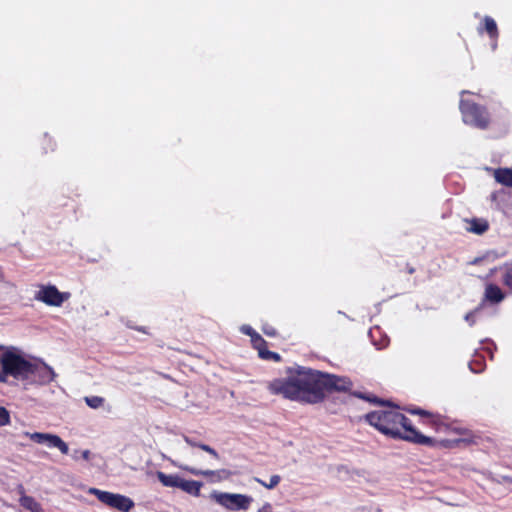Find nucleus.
I'll list each match as a JSON object with an SVG mask.
<instances>
[{
  "mask_svg": "<svg viewBox=\"0 0 512 512\" xmlns=\"http://www.w3.org/2000/svg\"><path fill=\"white\" fill-rule=\"evenodd\" d=\"M32 362L12 350L0 355V382H7L9 376L17 380H28Z\"/></svg>",
  "mask_w": 512,
  "mask_h": 512,
  "instance_id": "nucleus-3",
  "label": "nucleus"
},
{
  "mask_svg": "<svg viewBox=\"0 0 512 512\" xmlns=\"http://www.w3.org/2000/svg\"><path fill=\"white\" fill-rule=\"evenodd\" d=\"M202 486H203V484L199 481L186 480V479L181 478L178 488L181 489L182 491L186 492L189 495L199 497Z\"/></svg>",
  "mask_w": 512,
  "mask_h": 512,
  "instance_id": "nucleus-16",
  "label": "nucleus"
},
{
  "mask_svg": "<svg viewBox=\"0 0 512 512\" xmlns=\"http://www.w3.org/2000/svg\"><path fill=\"white\" fill-rule=\"evenodd\" d=\"M20 505L31 512H44L41 505L31 496H22Z\"/></svg>",
  "mask_w": 512,
  "mask_h": 512,
  "instance_id": "nucleus-20",
  "label": "nucleus"
},
{
  "mask_svg": "<svg viewBox=\"0 0 512 512\" xmlns=\"http://www.w3.org/2000/svg\"><path fill=\"white\" fill-rule=\"evenodd\" d=\"M318 376L321 402L325 399L326 392H348L353 386L352 381L345 376L323 373L321 371H318Z\"/></svg>",
  "mask_w": 512,
  "mask_h": 512,
  "instance_id": "nucleus-5",
  "label": "nucleus"
},
{
  "mask_svg": "<svg viewBox=\"0 0 512 512\" xmlns=\"http://www.w3.org/2000/svg\"><path fill=\"white\" fill-rule=\"evenodd\" d=\"M78 453H79V451H78V450H76V451H75V454L73 455L74 459H78V457H79V454H78Z\"/></svg>",
  "mask_w": 512,
  "mask_h": 512,
  "instance_id": "nucleus-36",
  "label": "nucleus"
},
{
  "mask_svg": "<svg viewBox=\"0 0 512 512\" xmlns=\"http://www.w3.org/2000/svg\"><path fill=\"white\" fill-rule=\"evenodd\" d=\"M495 180L507 187H512V168H498L494 171Z\"/></svg>",
  "mask_w": 512,
  "mask_h": 512,
  "instance_id": "nucleus-18",
  "label": "nucleus"
},
{
  "mask_svg": "<svg viewBox=\"0 0 512 512\" xmlns=\"http://www.w3.org/2000/svg\"><path fill=\"white\" fill-rule=\"evenodd\" d=\"M502 282L506 287L512 290V262L505 264Z\"/></svg>",
  "mask_w": 512,
  "mask_h": 512,
  "instance_id": "nucleus-22",
  "label": "nucleus"
},
{
  "mask_svg": "<svg viewBox=\"0 0 512 512\" xmlns=\"http://www.w3.org/2000/svg\"><path fill=\"white\" fill-rule=\"evenodd\" d=\"M185 442L191 446V447H197L198 448V445H201V443H198L196 441H194L193 439L189 438V437H185Z\"/></svg>",
  "mask_w": 512,
  "mask_h": 512,
  "instance_id": "nucleus-33",
  "label": "nucleus"
},
{
  "mask_svg": "<svg viewBox=\"0 0 512 512\" xmlns=\"http://www.w3.org/2000/svg\"><path fill=\"white\" fill-rule=\"evenodd\" d=\"M69 294L61 293L54 285H42L35 294V299L48 306L59 307L68 298Z\"/></svg>",
  "mask_w": 512,
  "mask_h": 512,
  "instance_id": "nucleus-9",
  "label": "nucleus"
},
{
  "mask_svg": "<svg viewBox=\"0 0 512 512\" xmlns=\"http://www.w3.org/2000/svg\"><path fill=\"white\" fill-rule=\"evenodd\" d=\"M475 311H471L466 314L465 320L469 323L470 326H473L475 324Z\"/></svg>",
  "mask_w": 512,
  "mask_h": 512,
  "instance_id": "nucleus-31",
  "label": "nucleus"
},
{
  "mask_svg": "<svg viewBox=\"0 0 512 512\" xmlns=\"http://www.w3.org/2000/svg\"><path fill=\"white\" fill-rule=\"evenodd\" d=\"M254 480L267 489H273L280 483L281 477L279 475H272L270 477L269 483L263 481L260 478H254Z\"/></svg>",
  "mask_w": 512,
  "mask_h": 512,
  "instance_id": "nucleus-23",
  "label": "nucleus"
},
{
  "mask_svg": "<svg viewBox=\"0 0 512 512\" xmlns=\"http://www.w3.org/2000/svg\"><path fill=\"white\" fill-rule=\"evenodd\" d=\"M40 144L43 152L47 154L48 152H53L56 150V142L48 134H44L40 139Z\"/></svg>",
  "mask_w": 512,
  "mask_h": 512,
  "instance_id": "nucleus-21",
  "label": "nucleus"
},
{
  "mask_svg": "<svg viewBox=\"0 0 512 512\" xmlns=\"http://www.w3.org/2000/svg\"><path fill=\"white\" fill-rule=\"evenodd\" d=\"M89 493L96 496L101 503L121 512H129L135 505L133 500L125 495L115 494L97 488H90Z\"/></svg>",
  "mask_w": 512,
  "mask_h": 512,
  "instance_id": "nucleus-6",
  "label": "nucleus"
},
{
  "mask_svg": "<svg viewBox=\"0 0 512 512\" xmlns=\"http://www.w3.org/2000/svg\"><path fill=\"white\" fill-rule=\"evenodd\" d=\"M211 497L219 505L232 511L247 510L253 502V498L245 494L213 492Z\"/></svg>",
  "mask_w": 512,
  "mask_h": 512,
  "instance_id": "nucleus-7",
  "label": "nucleus"
},
{
  "mask_svg": "<svg viewBox=\"0 0 512 512\" xmlns=\"http://www.w3.org/2000/svg\"><path fill=\"white\" fill-rule=\"evenodd\" d=\"M469 224L467 230L477 235H482L489 229V223L484 219L473 218L469 221Z\"/></svg>",
  "mask_w": 512,
  "mask_h": 512,
  "instance_id": "nucleus-19",
  "label": "nucleus"
},
{
  "mask_svg": "<svg viewBox=\"0 0 512 512\" xmlns=\"http://www.w3.org/2000/svg\"><path fill=\"white\" fill-rule=\"evenodd\" d=\"M85 403L90 407V408H93V409H97V408H100L103 406L104 404V398L102 397H99V396H90V397H85Z\"/></svg>",
  "mask_w": 512,
  "mask_h": 512,
  "instance_id": "nucleus-25",
  "label": "nucleus"
},
{
  "mask_svg": "<svg viewBox=\"0 0 512 512\" xmlns=\"http://www.w3.org/2000/svg\"><path fill=\"white\" fill-rule=\"evenodd\" d=\"M10 422L11 419L9 411L5 407L0 406V427L9 425Z\"/></svg>",
  "mask_w": 512,
  "mask_h": 512,
  "instance_id": "nucleus-26",
  "label": "nucleus"
},
{
  "mask_svg": "<svg viewBox=\"0 0 512 512\" xmlns=\"http://www.w3.org/2000/svg\"><path fill=\"white\" fill-rule=\"evenodd\" d=\"M26 436H28L32 441L43 444L46 443L50 447H55L60 450L62 454H68L69 447L68 445L58 436L54 434L49 433H41V432H34V433H25Z\"/></svg>",
  "mask_w": 512,
  "mask_h": 512,
  "instance_id": "nucleus-11",
  "label": "nucleus"
},
{
  "mask_svg": "<svg viewBox=\"0 0 512 512\" xmlns=\"http://www.w3.org/2000/svg\"><path fill=\"white\" fill-rule=\"evenodd\" d=\"M479 33H483L484 31L488 34L491 40L495 41L499 37V31L495 20L490 16H485L483 18V26L479 27Z\"/></svg>",
  "mask_w": 512,
  "mask_h": 512,
  "instance_id": "nucleus-15",
  "label": "nucleus"
},
{
  "mask_svg": "<svg viewBox=\"0 0 512 512\" xmlns=\"http://www.w3.org/2000/svg\"><path fill=\"white\" fill-rule=\"evenodd\" d=\"M257 512H273L272 505L270 503H265Z\"/></svg>",
  "mask_w": 512,
  "mask_h": 512,
  "instance_id": "nucleus-32",
  "label": "nucleus"
},
{
  "mask_svg": "<svg viewBox=\"0 0 512 512\" xmlns=\"http://www.w3.org/2000/svg\"><path fill=\"white\" fill-rule=\"evenodd\" d=\"M198 448H200L201 450L209 453L215 459H219L220 458L218 452L214 448H212L211 446H209L207 444H202L201 443V445H198Z\"/></svg>",
  "mask_w": 512,
  "mask_h": 512,
  "instance_id": "nucleus-27",
  "label": "nucleus"
},
{
  "mask_svg": "<svg viewBox=\"0 0 512 512\" xmlns=\"http://www.w3.org/2000/svg\"><path fill=\"white\" fill-rule=\"evenodd\" d=\"M460 111L464 123L485 130L490 125V115L486 107L470 100H461Z\"/></svg>",
  "mask_w": 512,
  "mask_h": 512,
  "instance_id": "nucleus-4",
  "label": "nucleus"
},
{
  "mask_svg": "<svg viewBox=\"0 0 512 512\" xmlns=\"http://www.w3.org/2000/svg\"><path fill=\"white\" fill-rule=\"evenodd\" d=\"M357 396L371 403L381 405V408L367 413L365 421L383 435L398 440H404L413 444L436 447L439 442L419 432L399 408L389 401L381 400L376 396L370 397L359 393Z\"/></svg>",
  "mask_w": 512,
  "mask_h": 512,
  "instance_id": "nucleus-1",
  "label": "nucleus"
},
{
  "mask_svg": "<svg viewBox=\"0 0 512 512\" xmlns=\"http://www.w3.org/2000/svg\"><path fill=\"white\" fill-rule=\"evenodd\" d=\"M55 373L51 367L45 363L32 362L31 372H29V379L38 380L42 384L50 383L54 380Z\"/></svg>",
  "mask_w": 512,
  "mask_h": 512,
  "instance_id": "nucleus-12",
  "label": "nucleus"
},
{
  "mask_svg": "<svg viewBox=\"0 0 512 512\" xmlns=\"http://www.w3.org/2000/svg\"><path fill=\"white\" fill-rule=\"evenodd\" d=\"M318 377V370L304 366L288 368L286 377L268 382L267 390L291 401L317 404L321 402Z\"/></svg>",
  "mask_w": 512,
  "mask_h": 512,
  "instance_id": "nucleus-2",
  "label": "nucleus"
},
{
  "mask_svg": "<svg viewBox=\"0 0 512 512\" xmlns=\"http://www.w3.org/2000/svg\"><path fill=\"white\" fill-rule=\"evenodd\" d=\"M262 332L269 337H275L277 335V330L269 324L262 326Z\"/></svg>",
  "mask_w": 512,
  "mask_h": 512,
  "instance_id": "nucleus-29",
  "label": "nucleus"
},
{
  "mask_svg": "<svg viewBox=\"0 0 512 512\" xmlns=\"http://www.w3.org/2000/svg\"><path fill=\"white\" fill-rule=\"evenodd\" d=\"M241 332L250 337L252 340L258 333L249 325H243L241 327Z\"/></svg>",
  "mask_w": 512,
  "mask_h": 512,
  "instance_id": "nucleus-30",
  "label": "nucleus"
},
{
  "mask_svg": "<svg viewBox=\"0 0 512 512\" xmlns=\"http://www.w3.org/2000/svg\"><path fill=\"white\" fill-rule=\"evenodd\" d=\"M184 469L195 476L205 477L209 483H220L228 481L232 476L236 475V472L226 468L217 470H201L193 467H185Z\"/></svg>",
  "mask_w": 512,
  "mask_h": 512,
  "instance_id": "nucleus-10",
  "label": "nucleus"
},
{
  "mask_svg": "<svg viewBox=\"0 0 512 512\" xmlns=\"http://www.w3.org/2000/svg\"><path fill=\"white\" fill-rule=\"evenodd\" d=\"M251 344L253 348L258 351L261 359L272 360L274 362L281 360V356L278 353L267 349V342L259 333L251 340Z\"/></svg>",
  "mask_w": 512,
  "mask_h": 512,
  "instance_id": "nucleus-13",
  "label": "nucleus"
},
{
  "mask_svg": "<svg viewBox=\"0 0 512 512\" xmlns=\"http://www.w3.org/2000/svg\"><path fill=\"white\" fill-rule=\"evenodd\" d=\"M198 448H200L201 450L209 453L215 459H219L220 458L218 452L214 448H212L211 446H209L207 444H202L201 443V445H198Z\"/></svg>",
  "mask_w": 512,
  "mask_h": 512,
  "instance_id": "nucleus-28",
  "label": "nucleus"
},
{
  "mask_svg": "<svg viewBox=\"0 0 512 512\" xmlns=\"http://www.w3.org/2000/svg\"><path fill=\"white\" fill-rule=\"evenodd\" d=\"M404 410L411 415L420 416V423L432 428L436 432H440L446 427L443 422V417L438 413H433L415 406L405 407Z\"/></svg>",
  "mask_w": 512,
  "mask_h": 512,
  "instance_id": "nucleus-8",
  "label": "nucleus"
},
{
  "mask_svg": "<svg viewBox=\"0 0 512 512\" xmlns=\"http://www.w3.org/2000/svg\"><path fill=\"white\" fill-rule=\"evenodd\" d=\"M79 453L81 454V457L88 461L90 460V455H91V452L89 450H83V451H79Z\"/></svg>",
  "mask_w": 512,
  "mask_h": 512,
  "instance_id": "nucleus-34",
  "label": "nucleus"
},
{
  "mask_svg": "<svg viewBox=\"0 0 512 512\" xmlns=\"http://www.w3.org/2000/svg\"><path fill=\"white\" fill-rule=\"evenodd\" d=\"M407 272L409 274H413L415 272V268L407 264Z\"/></svg>",
  "mask_w": 512,
  "mask_h": 512,
  "instance_id": "nucleus-35",
  "label": "nucleus"
},
{
  "mask_svg": "<svg viewBox=\"0 0 512 512\" xmlns=\"http://www.w3.org/2000/svg\"><path fill=\"white\" fill-rule=\"evenodd\" d=\"M486 367L485 360L483 357L472 360L469 363V368L473 373H481Z\"/></svg>",
  "mask_w": 512,
  "mask_h": 512,
  "instance_id": "nucleus-24",
  "label": "nucleus"
},
{
  "mask_svg": "<svg viewBox=\"0 0 512 512\" xmlns=\"http://www.w3.org/2000/svg\"><path fill=\"white\" fill-rule=\"evenodd\" d=\"M505 298V293L501 290L499 286L493 283H489L485 287V293H484V300L492 303L497 304L503 301Z\"/></svg>",
  "mask_w": 512,
  "mask_h": 512,
  "instance_id": "nucleus-14",
  "label": "nucleus"
},
{
  "mask_svg": "<svg viewBox=\"0 0 512 512\" xmlns=\"http://www.w3.org/2000/svg\"><path fill=\"white\" fill-rule=\"evenodd\" d=\"M156 477L164 487L178 488L181 481L180 476L176 474L168 475L162 471H157Z\"/></svg>",
  "mask_w": 512,
  "mask_h": 512,
  "instance_id": "nucleus-17",
  "label": "nucleus"
}]
</instances>
